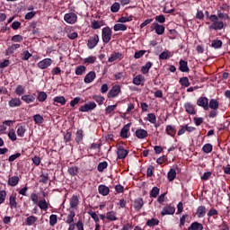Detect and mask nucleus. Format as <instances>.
<instances>
[{
    "mask_svg": "<svg viewBox=\"0 0 230 230\" xmlns=\"http://www.w3.org/2000/svg\"><path fill=\"white\" fill-rule=\"evenodd\" d=\"M143 206H145V202L143 201V199L138 198L135 199L133 207L135 208L136 211H139L141 208H143Z\"/></svg>",
    "mask_w": 230,
    "mask_h": 230,
    "instance_id": "nucleus-25",
    "label": "nucleus"
},
{
    "mask_svg": "<svg viewBox=\"0 0 230 230\" xmlns=\"http://www.w3.org/2000/svg\"><path fill=\"white\" fill-rule=\"evenodd\" d=\"M102 26H103V22H98L96 20H94L91 23V28H93V30H100V28H102Z\"/></svg>",
    "mask_w": 230,
    "mask_h": 230,
    "instance_id": "nucleus-40",
    "label": "nucleus"
},
{
    "mask_svg": "<svg viewBox=\"0 0 230 230\" xmlns=\"http://www.w3.org/2000/svg\"><path fill=\"white\" fill-rule=\"evenodd\" d=\"M179 68H180V71H181V73H188V71H190V67L188 66V62L182 59L180 60Z\"/></svg>",
    "mask_w": 230,
    "mask_h": 230,
    "instance_id": "nucleus-27",
    "label": "nucleus"
},
{
    "mask_svg": "<svg viewBox=\"0 0 230 230\" xmlns=\"http://www.w3.org/2000/svg\"><path fill=\"white\" fill-rule=\"evenodd\" d=\"M19 48H21L20 44H13L5 50V56L8 57V55H12V53H14Z\"/></svg>",
    "mask_w": 230,
    "mask_h": 230,
    "instance_id": "nucleus-28",
    "label": "nucleus"
},
{
    "mask_svg": "<svg viewBox=\"0 0 230 230\" xmlns=\"http://www.w3.org/2000/svg\"><path fill=\"white\" fill-rule=\"evenodd\" d=\"M57 222H58L57 215L55 214L50 215L49 225L51 226V227H53L54 226H57Z\"/></svg>",
    "mask_w": 230,
    "mask_h": 230,
    "instance_id": "nucleus-52",
    "label": "nucleus"
},
{
    "mask_svg": "<svg viewBox=\"0 0 230 230\" xmlns=\"http://www.w3.org/2000/svg\"><path fill=\"white\" fill-rule=\"evenodd\" d=\"M219 106L220 102H218V100L217 99H211L208 102V109H211V111H218Z\"/></svg>",
    "mask_w": 230,
    "mask_h": 230,
    "instance_id": "nucleus-21",
    "label": "nucleus"
},
{
    "mask_svg": "<svg viewBox=\"0 0 230 230\" xmlns=\"http://www.w3.org/2000/svg\"><path fill=\"white\" fill-rule=\"evenodd\" d=\"M75 211H70V213L66 217V223L68 225L75 224Z\"/></svg>",
    "mask_w": 230,
    "mask_h": 230,
    "instance_id": "nucleus-38",
    "label": "nucleus"
},
{
    "mask_svg": "<svg viewBox=\"0 0 230 230\" xmlns=\"http://www.w3.org/2000/svg\"><path fill=\"white\" fill-rule=\"evenodd\" d=\"M36 98L37 97H36L35 93L22 96V102H25V103H33V102H35Z\"/></svg>",
    "mask_w": 230,
    "mask_h": 230,
    "instance_id": "nucleus-20",
    "label": "nucleus"
},
{
    "mask_svg": "<svg viewBox=\"0 0 230 230\" xmlns=\"http://www.w3.org/2000/svg\"><path fill=\"white\" fill-rule=\"evenodd\" d=\"M176 177H177V171H175L174 168H171L167 173L168 181L172 182V181H175Z\"/></svg>",
    "mask_w": 230,
    "mask_h": 230,
    "instance_id": "nucleus-26",
    "label": "nucleus"
},
{
    "mask_svg": "<svg viewBox=\"0 0 230 230\" xmlns=\"http://www.w3.org/2000/svg\"><path fill=\"white\" fill-rule=\"evenodd\" d=\"M165 132L167 136H171V137H174V136L177 134V129H175L174 126L167 125L165 128Z\"/></svg>",
    "mask_w": 230,
    "mask_h": 230,
    "instance_id": "nucleus-23",
    "label": "nucleus"
},
{
    "mask_svg": "<svg viewBox=\"0 0 230 230\" xmlns=\"http://www.w3.org/2000/svg\"><path fill=\"white\" fill-rule=\"evenodd\" d=\"M211 46L215 49H218L222 48V40H212Z\"/></svg>",
    "mask_w": 230,
    "mask_h": 230,
    "instance_id": "nucleus-43",
    "label": "nucleus"
},
{
    "mask_svg": "<svg viewBox=\"0 0 230 230\" xmlns=\"http://www.w3.org/2000/svg\"><path fill=\"white\" fill-rule=\"evenodd\" d=\"M98 190H99V193L101 195H103L104 197L107 196V194L111 191L109 187H107L105 185H100Z\"/></svg>",
    "mask_w": 230,
    "mask_h": 230,
    "instance_id": "nucleus-34",
    "label": "nucleus"
},
{
    "mask_svg": "<svg viewBox=\"0 0 230 230\" xmlns=\"http://www.w3.org/2000/svg\"><path fill=\"white\" fill-rule=\"evenodd\" d=\"M114 31H127V25L123 23H116L113 26Z\"/></svg>",
    "mask_w": 230,
    "mask_h": 230,
    "instance_id": "nucleus-35",
    "label": "nucleus"
},
{
    "mask_svg": "<svg viewBox=\"0 0 230 230\" xmlns=\"http://www.w3.org/2000/svg\"><path fill=\"white\" fill-rule=\"evenodd\" d=\"M119 8H120L119 3L115 2V3L111 5V10L112 13H117V12H119Z\"/></svg>",
    "mask_w": 230,
    "mask_h": 230,
    "instance_id": "nucleus-56",
    "label": "nucleus"
},
{
    "mask_svg": "<svg viewBox=\"0 0 230 230\" xmlns=\"http://www.w3.org/2000/svg\"><path fill=\"white\" fill-rule=\"evenodd\" d=\"M9 206L11 209H15V208H17L16 197L13 194H12L9 198Z\"/></svg>",
    "mask_w": 230,
    "mask_h": 230,
    "instance_id": "nucleus-31",
    "label": "nucleus"
},
{
    "mask_svg": "<svg viewBox=\"0 0 230 230\" xmlns=\"http://www.w3.org/2000/svg\"><path fill=\"white\" fill-rule=\"evenodd\" d=\"M159 224V219L157 218H151L146 221V226L148 227H155Z\"/></svg>",
    "mask_w": 230,
    "mask_h": 230,
    "instance_id": "nucleus-37",
    "label": "nucleus"
},
{
    "mask_svg": "<svg viewBox=\"0 0 230 230\" xmlns=\"http://www.w3.org/2000/svg\"><path fill=\"white\" fill-rule=\"evenodd\" d=\"M184 109L187 114H190L192 116H195V114H197V109L195 108V105L191 104L190 102L185 103Z\"/></svg>",
    "mask_w": 230,
    "mask_h": 230,
    "instance_id": "nucleus-11",
    "label": "nucleus"
},
{
    "mask_svg": "<svg viewBox=\"0 0 230 230\" xmlns=\"http://www.w3.org/2000/svg\"><path fill=\"white\" fill-rule=\"evenodd\" d=\"M106 218L107 220H110V222H116V220H118V217H116V212L114 211L107 212Z\"/></svg>",
    "mask_w": 230,
    "mask_h": 230,
    "instance_id": "nucleus-33",
    "label": "nucleus"
},
{
    "mask_svg": "<svg viewBox=\"0 0 230 230\" xmlns=\"http://www.w3.org/2000/svg\"><path fill=\"white\" fill-rule=\"evenodd\" d=\"M135 136L137 137V139H145V137H148V131L139 128L136 130Z\"/></svg>",
    "mask_w": 230,
    "mask_h": 230,
    "instance_id": "nucleus-14",
    "label": "nucleus"
},
{
    "mask_svg": "<svg viewBox=\"0 0 230 230\" xmlns=\"http://www.w3.org/2000/svg\"><path fill=\"white\" fill-rule=\"evenodd\" d=\"M8 137L11 139V141H17V135L15 134L14 129L9 130Z\"/></svg>",
    "mask_w": 230,
    "mask_h": 230,
    "instance_id": "nucleus-55",
    "label": "nucleus"
},
{
    "mask_svg": "<svg viewBox=\"0 0 230 230\" xmlns=\"http://www.w3.org/2000/svg\"><path fill=\"white\" fill-rule=\"evenodd\" d=\"M84 139V130L78 129L76 132L75 141L76 143H80Z\"/></svg>",
    "mask_w": 230,
    "mask_h": 230,
    "instance_id": "nucleus-49",
    "label": "nucleus"
},
{
    "mask_svg": "<svg viewBox=\"0 0 230 230\" xmlns=\"http://www.w3.org/2000/svg\"><path fill=\"white\" fill-rule=\"evenodd\" d=\"M147 121H149V123H152L153 125H155L157 121V118L155 117V114L154 113L147 114Z\"/></svg>",
    "mask_w": 230,
    "mask_h": 230,
    "instance_id": "nucleus-44",
    "label": "nucleus"
},
{
    "mask_svg": "<svg viewBox=\"0 0 230 230\" xmlns=\"http://www.w3.org/2000/svg\"><path fill=\"white\" fill-rule=\"evenodd\" d=\"M202 150L205 154H211L213 152V146L211 144H205Z\"/></svg>",
    "mask_w": 230,
    "mask_h": 230,
    "instance_id": "nucleus-42",
    "label": "nucleus"
},
{
    "mask_svg": "<svg viewBox=\"0 0 230 230\" xmlns=\"http://www.w3.org/2000/svg\"><path fill=\"white\" fill-rule=\"evenodd\" d=\"M152 31H155L156 35H163L164 33V25H161L157 22H154L150 27Z\"/></svg>",
    "mask_w": 230,
    "mask_h": 230,
    "instance_id": "nucleus-7",
    "label": "nucleus"
},
{
    "mask_svg": "<svg viewBox=\"0 0 230 230\" xmlns=\"http://www.w3.org/2000/svg\"><path fill=\"white\" fill-rule=\"evenodd\" d=\"M209 100L208 97H199L197 101V105L202 107L204 111H209Z\"/></svg>",
    "mask_w": 230,
    "mask_h": 230,
    "instance_id": "nucleus-8",
    "label": "nucleus"
},
{
    "mask_svg": "<svg viewBox=\"0 0 230 230\" xmlns=\"http://www.w3.org/2000/svg\"><path fill=\"white\" fill-rule=\"evenodd\" d=\"M78 196H73L71 199H70V207L71 208H76V206H78Z\"/></svg>",
    "mask_w": 230,
    "mask_h": 230,
    "instance_id": "nucleus-45",
    "label": "nucleus"
},
{
    "mask_svg": "<svg viewBox=\"0 0 230 230\" xmlns=\"http://www.w3.org/2000/svg\"><path fill=\"white\" fill-rule=\"evenodd\" d=\"M207 211L205 206H199L196 210V217H198V218H204Z\"/></svg>",
    "mask_w": 230,
    "mask_h": 230,
    "instance_id": "nucleus-16",
    "label": "nucleus"
},
{
    "mask_svg": "<svg viewBox=\"0 0 230 230\" xmlns=\"http://www.w3.org/2000/svg\"><path fill=\"white\" fill-rule=\"evenodd\" d=\"M134 85H143L145 84V76L143 75H137L133 78Z\"/></svg>",
    "mask_w": 230,
    "mask_h": 230,
    "instance_id": "nucleus-24",
    "label": "nucleus"
},
{
    "mask_svg": "<svg viewBox=\"0 0 230 230\" xmlns=\"http://www.w3.org/2000/svg\"><path fill=\"white\" fill-rule=\"evenodd\" d=\"M96 79V72L90 71L84 79V84H92Z\"/></svg>",
    "mask_w": 230,
    "mask_h": 230,
    "instance_id": "nucleus-13",
    "label": "nucleus"
},
{
    "mask_svg": "<svg viewBox=\"0 0 230 230\" xmlns=\"http://www.w3.org/2000/svg\"><path fill=\"white\" fill-rule=\"evenodd\" d=\"M121 93V87L119 85H114L108 93V98H116L118 94Z\"/></svg>",
    "mask_w": 230,
    "mask_h": 230,
    "instance_id": "nucleus-10",
    "label": "nucleus"
},
{
    "mask_svg": "<svg viewBox=\"0 0 230 230\" xmlns=\"http://www.w3.org/2000/svg\"><path fill=\"white\" fill-rule=\"evenodd\" d=\"M6 190H0V204H4L6 200Z\"/></svg>",
    "mask_w": 230,
    "mask_h": 230,
    "instance_id": "nucleus-62",
    "label": "nucleus"
},
{
    "mask_svg": "<svg viewBox=\"0 0 230 230\" xmlns=\"http://www.w3.org/2000/svg\"><path fill=\"white\" fill-rule=\"evenodd\" d=\"M202 229H204V226H202V224L199 222L192 223L188 228V230H202Z\"/></svg>",
    "mask_w": 230,
    "mask_h": 230,
    "instance_id": "nucleus-32",
    "label": "nucleus"
},
{
    "mask_svg": "<svg viewBox=\"0 0 230 230\" xmlns=\"http://www.w3.org/2000/svg\"><path fill=\"white\" fill-rule=\"evenodd\" d=\"M108 164L107 162H102L98 164L97 170L98 172H103V170L107 169Z\"/></svg>",
    "mask_w": 230,
    "mask_h": 230,
    "instance_id": "nucleus-60",
    "label": "nucleus"
},
{
    "mask_svg": "<svg viewBox=\"0 0 230 230\" xmlns=\"http://www.w3.org/2000/svg\"><path fill=\"white\" fill-rule=\"evenodd\" d=\"M48 181H49V175L48 173H43L40 175V182H43V184H47Z\"/></svg>",
    "mask_w": 230,
    "mask_h": 230,
    "instance_id": "nucleus-61",
    "label": "nucleus"
},
{
    "mask_svg": "<svg viewBox=\"0 0 230 230\" xmlns=\"http://www.w3.org/2000/svg\"><path fill=\"white\" fill-rule=\"evenodd\" d=\"M208 19L212 22V24L208 27L209 30H215L216 31L224 30V22L219 21L218 16L216 14H211Z\"/></svg>",
    "mask_w": 230,
    "mask_h": 230,
    "instance_id": "nucleus-1",
    "label": "nucleus"
},
{
    "mask_svg": "<svg viewBox=\"0 0 230 230\" xmlns=\"http://www.w3.org/2000/svg\"><path fill=\"white\" fill-rule=\"evenodd\" d=\"M31 57V53H30V51L28 50H25L22 52V60H30Z\"/></svg>",
    "mask_w": 230,
    "mask_h": 230,
    "instance_id": "nucleus-64",
    "label": "nucleus"
},
{
    "mask_svg": "<svg viewBox=\"0 0 230 230\" xmlns=\"http://www.w3.org/2000/svg\"><path fill=\"white\" fill-rule=\"evenodd\" d=\"M69 175L75 177V175H78V168L76 166H72L68 169Z\"/></svg>",
    "mask_w": 230,
    "mask_h": 230,
    "instance_id": "nucleus-54",
    "label": "nucleus"
},
{
    "mask_svg": "<svg viewBox=\"0 0 230 230\" xmlns=\"http://www.w3.org/2000/svg\"><path fill=\"white\" fill-rule=\"evenodd\" d=\"M7 184L9 186H13H13H17V184H19V178H18V176L9 177Z\"/></svg>",
    "mask_w": 230,
    "mask_h": 230,
    "instance_id": "nucleus-30",
    "label": "nucleus"
},
{
    "mask_svg": "<svg viewBox=\"0 0 230 230\" xmlns=\"http://www.w3.org/2000/svg\"><path fill=\"white\" fill-rule=\"evenodd\" d=\"M64 21L67 24H76L78 21V15H76L75 13H66L64 16Z\"/></svg>",
    "mask_w": 230,
    "mask_h": 230,
    "instance_id": "nucleus-3",
    "label": "nucleus"
},
{
    "mask_svg": "<svg viewBox=\"0 0 230 230\" xmlns=\"http://www.w3.org/2000/svg\"><path fill=\"white\" fill-rule=\"evenodd\" d=\"M175 213V207L172 204L166 205L161 212L162 217H166V215H173Z\"/></svg>",
    "mask_w": 230,
    "mask_h": 230,
    "instance_id": "nucleus-9",
    "label": "nucleus"
},
{
    "mask_svg": "<svg viewBox=\"0 0 230 230\" xmlns=\"http://www.w3.org/2000/svg\"><path fill=\"white\" fill-rule=\"evenodd\" d=\"M48 94L44 92H40L38 95L39 102H46Z\"/></svg>",
    "mask_w": 230,
    "mask_h": 230,
    "instance_id": "nucleus-58",
    "label": "nucleus"
},
{
    "mask_svg": "<svg viewBox=\"0 0 230 230\" xmlns=\"http://www.w3.org/2000/svg\"><path fill=\"white\" fill-rule=\"evenodd\" d=\"M98 42H100V36H98V34H94L93 36L90 37L87 42L89 49H94V48L98 46Z\"/></svg>",
    "mask_w": 230,
    "mask_h": 230,
    "instance_id": "nucleus-4",
    "label": "nucleus"
},
{
    "mask_svg": "<svg viewBox=\"0 0 230 230\" xmlns=\"http://www.w3.org/2000/svg\"><path fill=\"white\" fill-rule=\"evenodd\" d=\"M37 205L39 206L40 209H41V211H48V209H49V203L46 201V199L39 200Z\"/></svg>",
    "mask_w": 230,
    "mask_h": 230,
    "instance_id": "nucleus-18",
    "label": "nucleus"
},
{
    "mask_svg": "<svg viewBox=\"0 0 230 230\" xmlns=\"http://www.w3.org/2000/svg\"><path fill=\"white\" fill-rule=\"evenodd\" d=\"M159 188L158 187H154L151 191H150V197L153 199H157V195H159Z\"/></svg>",
    "mask_w": 230,
    "mask_h": 230,
    "instance_id": "nucleus-47",
    "label": "nucleus"
},
{
    "mask_svg": "<svg viewBox=\"0 0 230 230\" xmlns=\"http://www.w3.org/2000/svg\"><path fill=\"white\" fill-rule=\"evenodd\" d=\"M171 57H173V54L170 50H164L159 55L160 60H168Z\"/></svg>",
    "mask_w": 230,
    "mask_h": 230,
    "instance_id": "nucleus-29",
    "label": "nucleus"
},
{
    "mask_svg": "<svg viewBox=\"0 0 230 230\" xmlns=\"http://www.w3.org/2000/svg\"><path fill=\"white\" fill-rule=\"evenodd\" d=\"M54 102L56 103H59L60 105H64L66 103V97L57 96V97L54 98Z\"/></svg>",
    "mask_w": 230,
    "mask_h": 230,
    "instance_id": "nucleus-53",
    "label": "nucleus"
},
{
    "mask_svg": "<svg viewBox=\"0 0 230 230\" xmlns=\"http://www.w3.org/2000/svg\"><path fill=\"white\" fill-rule=\"evenodd\" d=\"M53 64V59L47 58H44L43 60L40 61L37 64V66L39 67V69H48V67H50V66Z\"/></svg>",
    "mask_w": 230,
    "mask_h": 230,
    "instance_id": "nucleus-6",
    "label": "nucleus"
},
{
    "mask_svg": "<svg viewBox=\"0 0 230 230\" xmlns=\"http://www.w3.org/2000/svg\"><path fill=\"white\" fill-rule=\"evenodd\" d=\"M21 105H22V102H21L20 98L15 97L9 101V107H11V109L21 107Z\"/></svg>",
    "mask_w": 230,
    "mask_h": 230,
    "instance_id": "nucleus-15",
    "label": "nucleus"
},
{
    "mask_svg": "<svg viewBox=\"0 0 230 230\" xmlns=\"http://www.w3.org/2000/svg\"><path fill=\"white\" fill-rule=\"evenodd\" d=\"M116 107H118L117 104L109 105V106L106 107V109H105V114H107V115L112 114V112H114V111H116Z\"/></svg>",
    "mask_w": 230,
    "mask_h": 230,
    "instance_id": "nucleus-48",
    "label": "nucleus"
},
{
    "mask_svg": "<svg viewBox=\"0 0 230 230\" xmlns=\"http://www.w3.org/2000/svg\"><path fill=\"white\" fill-rule=\"evenodd\" d=\"M16 134L19 136V137H24V134H26V128H24L22 126H20L17 128Z\"/></svg>",
    "mask_w": 230,
    "mask_h": 230,
    "instance_id": "nucleus-50",
    "label": "nucleus"
},
{
    "mask_svg": "<svg viewBox=\"0 0 230 230\" xmlns=\"http://www.w3.org/2000/svg\"><path fill=\"white\" fill-rule=\"evenodd\" d=\"M152 66H154V63L150 61L142 66L140 69L142 75H148L150 69H152Z\"/></svg>",
    "mask_w": 230,
    "mask_h": 230,
    "instance_id": "nucleus-19",
    "label": "nucleus"
},
{
    "mask_svg": "<svg viewBox=\"0 0 230 230\" xmlns=\"http://www.w3.org/2000/svg\"><path fill=\"white\" fill-rule=\"evenodd\" d=\"M180 84L184 87H190V79L188 77H182L180 79Z\"/></svg>",
    "mask_w": 230,
    "mask_h": 230,
    "instance_id": "nucleus-57",
    "label": "nucleus"
},
{
    "mask_svg": "<svg viewBox=\"0 0 230 230\" xmlns=\"http://www.w3.org/2000/svg\"><path fill=\"white\" fill-rule=\"evenodd\" d=\"M122 58H123V54L121 52H113L109 57L108 62L112 63L118 60H122Z\"/></svg>",
    "mask_w": 230,
    "mask_h": 230,
    "instance_id": "nucleus-12",
    "label": "nucleus"
},
{
    "mask_svg": "<svg viewBox=\"0 0 230 230\" xmlns=\"http://www.w3.org/2000/svg\"><path fill=\"white\" fill-rule=\"evenodd\" d=\"M118 159H125L128 155V151L124 149L122 146H119L117 150Z\"/></svg>",
    "mask_w": 230,
    "mask_h": 230,
    "instance_id": "nucleus-22",
    "label": "nucleus"
},
{
    "mask_svg": "<svg viewBox=\"0 0 230 230\" xmlns=\"http://www.w3.org/2000/svg\"><path fill=\"white\" fill-rule=\"evenodd\" d=\"M96 107V102H90L79 107V112H89L90 111H94Z\"/></svg>",
    "mask_w": 230,
    "mask_h": 230,
    "instance_id": "nucleus-5",
    "label": "nucleus"
},
{
    "mask_svg": "<svg viewBox=\"0 0 230 230\" xmlns=\"http://www.w3.org/2000/svg\"><path fill=\"white\" fill-rule=\"evenodd\" d=\"M130 125H132V123L126 124L120 131V137H122L124 139H127V137H128V132L130 131Z\"/></svg>",
    "mask_w": 230,
    "mask_h": 230,
    "instance_id": "nucleus-17",
    "label": "nucleus"
},
{
    "mask_svg": "<svg viewBox=\"0 0 230 230\" xmlns=\"http://www.w3.org/2000/svg\"><path fill=\"white\" fill-rule=\"evenodd\" d=\"M96 62V57L95 56H90L88 58H85L84 59V64H94Z\"/></svg>",
    "mask_w": 230,
    "mask_h": 230,
    "instance_id": "nucleus-51",
    "label": "nucleus"
},
{
    "mask_svg": "<svg viewBox=\"0 0 230 230\" xmlns=\"http://www.w3.org/2000/svg\"><path fill=\"white\" fill-rule=\"evenodd\" d=\"M38 218L35 216H30L25 219V226H33Z\"/></svg>",
    "mask_w": 230,
    "mask_h": 230,
    "instance_id": "nucleus-36",
    "label": "nucleus"
},
{
    "mask_svg": "<svg viewBox=\"0 0 230 230\" xmlns=\"http://www.w3.org/2000/svg\"><path fill=\"white\" fill-rule=\"evenodd\" d=\"M33 121L36 125H42L44 123V118L40 114H36L33 116Z\"/></svg>",
    "mask_w": 230,
    "mask_h": 230,
    "instance_id": "nucleus-39",
    "label": "nucleus"
},
{
    "mask_svg": "<svg viewBox=\"0 0 230 230\" xmlns=\"http://www.w3.org/2000/svg\"><path fill=\"white\" fill-rule=\"evenodd\" d=\"M102 39L103 44H109L112 39V30L110 27H104L102 30Z\"/></svg>",
    "mask_w": 230,
    "mask_h": 230,
    "instance_id": "nucleus-2",
    "label": "nucleus"
},
{
    "mask_svg": "<svg viewBox=\"0 0 230 230\" xmlns=\"http://www.w3.org/2000/svg\"><path fill=\"white\" fill-rule=\"evenodd\" d=\"M132 16H122L118 20V22H130L132 21Z\"/></svg>",
    "mask_w": 230,
    "mask_h": 230,
    "instance_id": "nucleus-59",
    "label": "nucleus"
},
{
    "mask_svg": "<svg viewBox=\"0 0 230 230\" xmlns=\"http://www.w3.org/2000/svg\"><path fill=\"white\" fill-rule=\"evenodd\" d=\"M93 100L96 102L99 105H103V102H105V98L102 95H93Z\"/></svg>",
    "mask_w": 230,
    "mask_h": 230,
    "instance_id": "nucleus-41",
    "label": "nucleus"
},
{
    "mask_svg": "<svg viewBox=\"0 0 230 230\" xmlns=\"http://www.w3.org/2000/svg\"><path fill=\"white\" fill-rule=\"evenodd\" d=\"M15 93L18 96H22V94H24V88L22 85H18L15 89Z\"/></svg>",
    "mask_w": 230,
    "mask_h": 230,
    "instance_id": "nucleus-63",
    "label": "nucleus"
},
{
    "mask_svg": "<svg viewBox=\"0 0 230 230\" xmlns=\"http://www.w3.org/2000/svg\"><path fill=\"white\" fill-rule=\"evenodd\" d=\"M85 66H79L75 68V75H77V76H80L82 75H84V73H85Z\"/></svg>",
    "mask_w": 230,
    "mask_h": 230,
    "instance_id": "nucleus-46",
    "label": "nucleus"
}]
</instances>
